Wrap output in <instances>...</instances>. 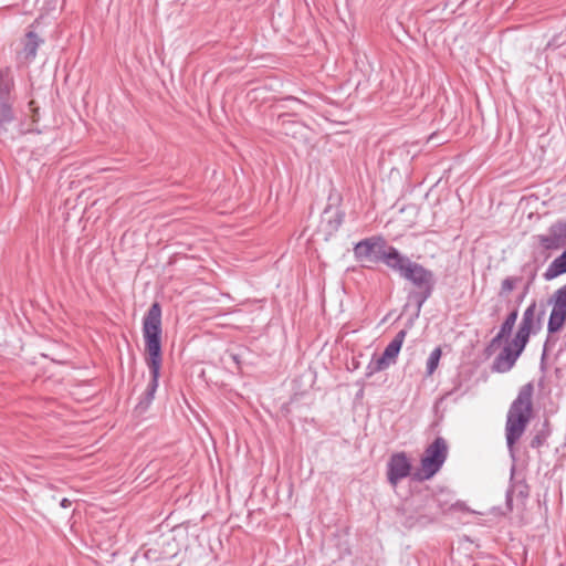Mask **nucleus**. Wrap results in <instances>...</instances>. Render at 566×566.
Segmentation results:
<instances>
[{
    "label": "nucleus",
    "instance_id": "1",
    "mask_svg": "<svg viewBox=\"0 0 566 566\" xmlns=\"http://www.w3.org/2000/svg\"><path fill=\"white\" fill-rule=\"evenodd\" d=\"M161 305L154 302L143 317V337L145 343V361L149 369L150 380L146 390L140 397L135 409L139 415L146 412L151 405L155 392L158 388L160 369L163 365V323H161Z\"/></svg>",
    "mask_w": 566,
    "mask_h": 566
},
{
    "label": "nucleus",
    "instance_id": "2",
    "mask_svg": "<svg viewBox=\"0 0 566 566\" xmlns=\"http://www.w3.org/2000/svg\"><path fill=\"white\" fill-rule=\"evenodd\" d=\"M392 271L412 284L413 289L408 293L407 298L408 302L416 305V316H419L423 304L431 297L434 291V273L421 263L411 261L406 254H401Z\"/></svg>",
    "mask_w": 566,
    "mask_h": 566
},
{
    "label": "nucleus",
    "instance_id": "3",
    "mask_svg": "<svg viewBox=\"0 0 566 566\" xmlns=\"http://www.w3.org/2000/svg\"><path fill=\"white\" fill-rule=\"evenodd\" d=\"M444 511L437 495L417 494L397 509V522L407 530L423 528L434 523Z\"/></svg>",
    "mask_w": 566,
    "mask_h": 566
},
{
    "label": "nucleus",
    "instance_id": "4",
    "mask_svg": "<svg viewBox=\"0 0 566 566\" xmlns=\"http://www.w3.org/2000/svg\"><path fill=\"white\" fill-rule=\"evenodd\" d=\"M533 382L523 385L517 397L511 403L505 423L506 444L510 450L523 436L533 412Z\"/></svg>",
    "mask_w": 566,
    "mask_h": 566
},
{
    "label": "nucleus",
    "instance_id": "5",
    "mask_svg": "<svg viewBox=\"0 0 566 566\" xmlns=\"http://www.w3.org/2000/svg\"><path fill=\"white\" fill-rule=\"evenodd\" d=\"M354 258L363 268L370 269L371 264L382 262L392 271L399 261L401 252L394 245H389L382 235H371L354 244Z\"/></svg>",
    "mask_w": 566,
    "mask_h": 566
},
{
    "label": "nucleus",
    "instance_id": "6",
    "mask_svg": "<svg viewBox=\"0 0 566 566\" xmlns=\"http://www.w3.org/2000/svg\"><path fill=\"white\" fill-rule=\"evenodd\" d=\"M448 457V444L442 437H437L432 443L428 446L421 458V469L412 474L413 480L424 481L434 476Z\"/></svg>",
    "mask_w": 566,
    "mask_h": 566
},
{
    "label": "nucleus",
    "instance_id": "7",
    "mask_svg": "<svg viewBox=\"0 0 566 566\" xmlns=\"http://www.w3.org/2000/svg\"><path fill=\"white\" fill-rule=\"evenodd\" d=\"M544 315L545 308L542 307L536 316V302L533 301L524 311L522 321L514 337L517 338L518 342L527 344L531 334H535L542 328Z\"/></svg>",
    "mask_w": 566,
    "mask_h": 566
},
{
    "label": "nucleus",
    "instance_id": "8",
    "mask_svg": "<svg viewBox=\"0 0 566 566\" xmlns=\"http://www.w3.org/2000/svg\"><path fill=\"white\" fill-rule=\"evenodd\" d=\"M526 345L527 344L518 342L517 338L513 337V339L507 343L503 347L502 352L495 357L492 363L491 370L500 374L510 371L522 355Z\"/></svg>",
    "mask_w": 566,
    "mask_h": 566
},
{
    "label": "nucleus",
    "instance_id": "9",
    "mask_svg": "<svg viewBox=\"0 0 566 566\" xmlns=\"http://www.w3.org/2000/svg\"><path fill=\"white\" fill-rule=\"evenodd\" d=\"M345 220V211L339 206L328 203L322 214L317 232L324 237L325 241L331 240Z\"/></svg>",
    "mask_w": 566,
    "mask_h": 566
},
{
    "label": "nucleus",
    "instance_id": "10",
    "mask_svg": "<svg viewBox=\"0 0 566 566\" xmlns=\"http://www.w3.org/2000/svg\"><path fill=\"white\" fill-rule=\"evenodd\" d=\"M541 248L546 251H556L566 247V219H558L552 223L545 234L536 235Z\"/></svg>",
    "mask_w": 566,
    "mask_h": 566
},
{
    "label": "nucleus",
    "instance_id": "11",
    "mask_svg": "<svg viewBox=\"0 0 566 566\" xmlns=\"http://www.w3.org/2000/svg\"><path fill=\"white\" fill-rule=\"evenodd\" d=\"M411 462L406 452H397L390 455L387 462L388 482L396 486L401 480L411 474Z\"/></svg>",
    "mask_w": 566,
    "mask_h": 566
},
{
    "label": "nucleus",
    "instance_id": "12",
    "mask_svg": "<svg viewBox=\"0 0 566 566\" xmlns=\"http://www.w3.org/2000/svg\"><path fill=\"white\" fill-rule=\"evenodd\" d=\"M515 467L513 465L511 469V478H510V486L506 490L505 500L506 506L510 511L513 510V496L515 495L522 502L525 501L530 495V486L525 482V480H514Z\"/></svg>",
    "mask_w": 566,
    "mask_h": 566
},
{
    "label": "nucleus",
    "instance_id": "13",
    "mask_svg": "<svg viewBox=\"0 0 566 566\" xmlns=\"http://www.w3.org/2000/svg\"><path fill=\"white\" fill-rule=\"evenodd\" d=\"M14 88V80L9 67L0 70V102L12 103V91Z\"/></svg>",
    "mask_w": 566,
    "mask_h": 566
},
{
    "label": "nucleus",
    "instance_id": "14",
    "mask_svg": "<svg viewBox=\"0 0 566 566\" xmlns=\"http://www.w3.org/2000/svg\"><path fill=\"white\" fill-rule=\"evenodd\" d=\"M407 335V329L399 331L394 339L386 346L381 356L389 363L395 364L396 359L401 350L403 340Z\"/></svg>",
    "mask_w": 566,
    "mask_h": 566
},
{
    "label": "nucleus",
    "instance_id": "15",
    "mask_svg": "<svg viewBox=\"0 0 566 566\" xmlns=\"http://www.w3.org/2000/svg\"><path fill=\"white\" fill-rule=\"evenodd\" d=\"M44 43V40L40 38L34 31H28L23 40L22 53L24 59L28 61L34 60L39 46Z\"/></svg>",
    "mask_w": 566,
    "mask_h": 566
},
{
    "label": "nucleus",
    "instance_id": "16",
    "mask_svg": "<svg viewBox=\"0 0 566 566\" xmlns=\"http://www.w3.org/2000/svg\"><path fill=\"white\" fill-rule=\"evenodd\" d=\"M566 273V249L548 265L543 276L546 281H551Z\"/></svg>",
    "mask_w": 566,
    "mask_h": 566
},
{
    "label": "nucleus",
    "instance_id": "17",
    "mask_svg": "<svg viewBox=\"0 0 566 566\" xmlns=\"http://www.w3.org/2000/svg\"><path fill=\"white\" fill-rule=\"evenodd\" d=\"M566 323V311L563 308H558L553 304V310L551 312L547 331L549 334H555L559 332L564 324Z\"/></svg>",
    "mask_w": 566,
    "mask_h": 566
},
{
    "label": "nucleus",
    "instance_id": "18",
    "mask_svg": "<svg viewBox=\"0 0 566 566\" xmlns=\"http://www.w3.org/2000/svg\"><path fill=\"white\" fill-rule=\"evenodd\" d=\"M12 103L0 102V136L8 133V126L15 119Z\"/></svg>",
    "mask_w": 566,
    "mask_h": 566
},
{
    "label": "nucleus",
    "instance_id": "19",
    "mask_svg": "<svg viewBox=\"0 0 566 566\" xmlns=\"http://www.w3.org/2000/svg\"><path fill=\"white\" fill-rule=\"evenodd\" d=\"M549 434H551L549 422H548V420H545L542 424V428L539 430H537V432L531 440V443H530L531 448L538 449L542 446H544L546 443V440L549 437Z\"/></svg>",
    "mask_w": 566,
    "mask_h": 566
},
{
    "label": "nucleus",
    "instance_id": "20",
    "mask_svg": "<svg viewBox=\"0 0 566 566\" xmlns=\"http://www.w3.org/2000/svg\"><path fill=\"white\" fill-rule=\"evenodd\" d=\"M517 317H518V308H517V306H515L509 313V315L506 316V318L504 319V322L502 323V325L500 327L499 333L501 334V336H504L506 338L510 337V335L512 334L513 327L516 323Z\"/></svg>",
    "mask_w": 566,
    "mask_h": 566
},
{
    "label": "nucleus",
    "instance_id": "21",
    "mask_svg": "<svg viewBox=\"0 0 566 566\" xmlns=\"http://www.w3.org/2000/svg\"><path fill=\"white\" fill-rule=\"evenodd\" d=\"M391 364H389L382 356L376 357L373 356L371 360L366 367L365 376L370 378L374 374L379 373L381 370L387 369Z\"/></svg>",
    "mask_w": 566,
    "mask_h": 566
},
{
    "label": "nucleus",
    "instance_id": "22",
    "mask_svg": "<svg viewBox=\"0 0 566 566\" xmlns=\"http://www.w3.org/2000/svg\"><path fill=\"white\" fill-rule=\"evenodd\" d=\"M522 276H506L501 282L499 296L506 297L516 287V285L522 282Z\"/></svg>",
    "mask_w": 566,
    "mask_h": 566
},
{
    "label": "nucleus",
    "instance_id": "23",
    "mask_svg": "<svg viewBox=\"0 0 566 566\" xmlns=\"http://www.w3.org/2000/svg\"><path fill=\"white\" fill-rule=\"evenodd\" d=\"M441 348L440 347H437L434 348L429 357H428V360H427V375H432L433 371L437 369L438 365H439V361H440V358H441Z\"/></svg>",
    "mask_w": 566,
    "mask_h": 566
},
{
    "label": "nucleus",
    "instance_id": "24",
    "mask_svg": "<svg viewBox=\"0 0 566 566\" xmlns=\"http://www.w3.org/2000/svg\"><path fill=\"white\" fill-rule=\"evenodd\" d=\"M504 339H507L506 337L504 336H501L500 333H497L491 340L490 343L486 345V347L484 348V355L486 357H490L494 354V352L500 347V345L502 344V342Z\"/></svg>",
    "mask_w": 566,
    "mask_h": 566
},
{
    "label": "nucleus",
    "instance_id": "25",
    "mask_svg": "<svg viewBox=\"0 0 566 566\" xmlns=\"http://www.w3.org/2000/svg\"><path fill=\"white\" fill-rule=\"evenodd\" d=\"M554 305L566 311V284L555 291Z\"/></svg>",
    "mask_w": 566,
    "mask_h": 566
},
{
    "label": "nucleus",
    "instance_id": "26",
    "mask_svg": "<svg viewBox=\"0 0 566 566\" xmlns=\"http://www.w3.org/2000/svg\"><path fill=\"white\" fill-rule=\"evenodd\" d=\"M566 43L562 34H555L546 44V49H558Z\"/></svg>",
    "mask_w": 566,
    "mask_h": 566
},
{
    "label": "nucleus",
    "instance_id": "27",
    "mask_svg": "<svg viewBox=\"0 0 566 566\" xmlns=\"http://www.w3.org/2000/svg\"><path fill=\"white\" fill-rule=\"evenodd\" d=\"M546 357H547V343L544 345L543 354L541 357L539 369L543 374L546 373Z\"/></svg>",
    "mask_w": 566,
    "mask_h": 566
},
{
    "label": "nucleus",
    "instance_id": "28",
    "mask_svg": "<svg viewBox=\"0 0 566 566\" xmlns=\"http://www.w3.org/2000/svg\"><path fill=\"white\" fill-rule=\"evenodd\" d=\"M287 116H289L287 114H282V115H280V116H279V120L281 122L282 127L285 129V134H289L287 128H286V125H287V124H291V125H300V124H298V123H296V122H290V120H287V119H286V117H287Z\"/></svg>",
    "mask_w": 566,
    "mask_h": 566
},
{
    "label": "nucleus",
    "instance_id": "29",
    "mask_svg": "<svg viewBox=\"0 0 566 566\" xmlns=\"http://www.w3.org/2000/svg\"><path fill=\"white\" fill-rule=\"evenodd\" d=\"M34 105H35L34 101H31V102L29 103V107H30V109L33 112V115H32L33 120H36V119H38V118H36V117H38V108H36Z\"/></svg>",
    "mask_w": 566,
    "mask_h": 566
},
{
    "label": "nucleus",
    "instance_id": "30",
    "mask_svg": "<svg viewBox=\"0 0 566 566\" xmlns=\"http://www.w3.org/2000/svg\"><path fill=\"white\" fill-rule=\"evenodd\" d=\"M526 296V291H522V293H520L517 296H516V306L518 307V305L524 301Z\"/></svg>",
    "mask_w": 566,
    "mask_h": 566
},
{
    "label": "nucleus",
    "instance_id": "31",
    "mask_svg": "<svg viewBox=\"0 0 566 566\" xmlns=\"http://www.w3.org/2000/svg\"><path fill=\"white\" fill-rule=\"evenodd\" d=\"M72 505V502L66 499V497H63L61 501H60V506L63 507V509H67Z\"/></svg>",
    "mask_w": 566,
    "mask_h": 566
},
{
    "label": "nucleus",
    "instance_id": "32",
    "mask_svg": "<svg viewBox=\"0 0 566 566\" xmlns=\"http://www.w3.org/2000/svg\"><path fill=\"white\" fill-rule=\"evenodd\" d=\"M545 374H543L537 384L538 388L543 389L545 387Z\"/></svg>",
    "mask_w": 566,
    "mask_h": 566
},
{
    "label": "nucleus",
    "instance_id": "33",
    "mask_svg": "<svg viewBox=\"0 0 566 566\" xmlns=\"http://www.w3.org/2000/svg\"><path fill=\"white\" fill-rule=\"evenodd\" d=\"M530 284H531V282H528V283L524 286V289H523V291H526V294L528 293Z\"/></svg>",
    "mask_w": 566,
    "mask_h": 566
}]
</instances>
